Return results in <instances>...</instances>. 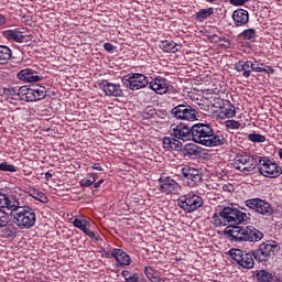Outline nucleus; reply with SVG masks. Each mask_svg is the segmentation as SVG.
Returning <instances> with one entry per match:
<instances>
[{
  "mask_svg": "<svg viewBox=\"0 0 282 282\" xmlns=\"http://www.w3.org/2000/svg\"><path fill=\"white\" fill-rule=\"evenodd\" d=\"M227 215H229V227L225 229V235L228 236L229 241L256 243L263 239V232L253 226H239V224L250 221V214H246L238 208L228 207Z\"/></svg>",
  "mask_w": 282,
  "mask_h": 282,
  "instance_id": "1",
  "label": "nucleus"
},
{
  "mask_svg": "<svg viewBox=\"0 0 282 282\" xmlns=\"http://www.w3.org/2000/svg\"><path fill=\"white\" fill-rule=\"evenodd\" d=\"M0 208L11 210L13 224H15L20 230H30V228L36 226V209L30 206L22 207L19 199L13 196L0 193Z\"/></svg>",
  "mask_w": 282,
  "mask_h": 282,
  "instance_id": "2",
  "label": "nucleus"
},
{
  "mask_svg": "<svg viewBox=\"0 0 282 282\" xmlns=\"http://www.w3.org/2000/svg\"><path fill=\"white\" fill-rule=\"evenodd\" d=\"M13 95V100H24L25 102H36L39 100H43L45 96H47V90L43 86H35L33 88H28L25 86L12 89L10 91Z\"/></svg>",
  "mask_w": 282,
  "mask_h": 282,
  "instance_id": "3",
  "label": "nucleus"
},
{
  "mask_svg": "<svg viewBox=\"0 0 282 282\" xmlns=\"http://www.w3.org/2000/svg\"><path fill=\"white\" fill-rule=\"evenodd\" d=\"M177 206L184 210V213H195V210H199V208L204 206V198L194 192H189L177 198Z\"/></svg>",
  "mask_w": 282,
  "mask_h": 282,
  "instance_id": "4",
  "label": "nucleus"
},
{
  "mask_svg": "<svg viewBox=\"0 0 282 282\" xmlns=\"http://www.w3.org/2000/svg\"><path fill=\"white\" fill-rule=\"evenodd\" d=\"M259 164V155L238 153L234 159V169L242 173H251Z\"/></svg>",
  "mask_w": 282,
  "mask_h": 282,
  "instance_id": "5",
  "label": "nucleus"
},
{
  "mask_svg": "<svg viewBox=\"0 0 282 282\" xmlns=\"http://www.w3.org/2000/svg\"><path fill=\"white\" fill-rule=\"evenodd\" d=\"M258 164H259V173L264 177H280L282 174V169L279 163L274 162L268 156H258Z\"/></svg>",
  "mask_w": 282,
  "mask_h": 282,
  "instance_id": "6",
  "label": "nucleus"
},
{
  "mask_svg": "<svg viewBox=\"0 0 282 282\" xmlns=\"http://www.w3.org/2000/svg\"><path fill=\"white\" fill-rule=\"evenodd\" d=\"M245 206L250 210H254L258 215H262L263 217H272L274 215V207L265 199L256 197L249 198L245 202Z\"/></svg>",
  "mask_w": 282,
  "mask_h": 282,
  "instance_id": "7",
  "label": "nucleus"
},
{
  "mask_svg": "<svg viewBox=\"0 0 282 282\" xmlns=\"http://www.w3.org/2000/svg\"><path fill=\"white\" fill-rule=\"evenodd\" d=\"M149 83V77L140 73H130L124 78H122L123 87L131 89V91L144 89V87H148Z\"/></svg>",
  "mask_w": 282,
  "mask_h": 282,
  "instance_id": "8",
  "label": "nucleus"
},
{
  "mask_svg": "<svg viewBox=\"0 0 282 282\" xmlns=\"http://www.w3.org/2000/svg\"><path fill=\"white\" fill-rule=\"evenodd\" d=\"M197 109L187 102L177 105L171 110L172 118L176 120H187L188 122H195L197 120Z\"/></svg>",
  "mask_w": 282,
  "mask_h": 282,
  "instance_id": "9",
  "label": "nucleus"
},
{
  "mask_svg": "<svg viewBox=\"0 0 282 282\" xmlns=\"http://www.w3.org/2000/svg\"><path fill=\"white\" fill-rule=\"evenodd\" d=\"M229 254L245 270H252L254 268V256L252 252L248 253L241 249H231Z\"/></svg>",
  "mask_w": 282,
  "mask_h": 282,
  "instance_id": "10",
  "label": "nucleus"
},
{
  "mask_svg": "<svg viewBox=\"0 0 282 282\" xmlns=\"http://www.w3.org/2000/svg\"><path fill=\"white\" fill-rule=\"evenodd\" d=\"M210 131H213V124L208 122H199L192 126V140L196 142V144H202L204 147V142L210 135Z\"/></svg>",
  "mask_w": 282,
  "mask_h": 282,
  "instance_id": "11",
  "label": "nucleus"
},
{
  "mask_svg": "<svg viewBox=\"0 0 282 282\" xmlns=\"http://www.w3.org/2000/svg\"><path fill=\"white\" fill-rule=\"evenodd\" d=\"M181 175L183 177V182H186L187 186H189L191 188H195V186H199V183L203 180L202 172H199V170L191 165L182 166Z\"/></svg>",
  "mask_w": 282,
  "mask_h": 282,
  "instance_id": "12",
  "label": "nucleus"
},
{
  "mask_svg": "<svg viewBox=\"0 0 282 282\" xmlns=\"http://www.w3.org/2000/svg\"><path fill=\"white\" fill-rule=\"evenodd\" d=\"M170 135L182 142H188L193 140V127H188L186 123H173L170 127Z\"/></svg>",
  "mask_w": 282,
  "mask_h": 282,
  "instance_id": "13",
  "label": "nucleus"
},
{
  "mask_svg": "<svg viewBox=\"0 0 282 282\" xmlns=\"http://www.w3.org/2000/svg\"><path fill=\"white\" fill-rule=\"evenodd\" d=\"M228 134L224 130H216L214 127L209 132V135L203 142V147H209L213 149L215 147H224V144H228Z\"/></svg>",
  "mask_w": 282,
  "mask_h": 282,
  "instance_id": "14",
  "label": "nucleus"
},
{
  "mask_svg": "<svg viewBox=\"0 0 282 282\" xmlns=\"http://www.w3.org/2000/svg\"><path fill=\"white\" fill-rule=\"evenodd\" d=\"M159 191L165 195H177L182 191V186L171 176H161L159 178Z\"/></svg>",
  "mask_w": 282,
  "mask_h": 282,
  "instance_id": "15",
  "label": "nucleus"
},
{
  "mask_svg": "<svg viewBox=\"0 0 282 282\" xmlns=\"http://www.w3.org/2000/svg\"><path fill=\"white\" fill-rule=\"evenodd\" d=\"M276 249V245H272L269 242H262L258 249L251 251L253 258L259 262L263 263L265 261H270L272 254H274V250Z\"/></svg>",
  "mask_w": 282,
  "mask_h": 282,
  "instance_id": "16",
  "label": "nucleus"
},
{
  "mask_svg": "<svg viewBox=\"0 0 282 282\" xmlns=\"http://www.w3.org/2000/svg\"><path fill=\"white\" fill-rule=\"evenodd\" d=\"M235 69L239 74H242L243 78H250L252 72L259 70L257 67V59H240L235 64Z\"/></svg>",
  "mask_w": 282,
  "mask_h": 282,
  "instance_id": "17",
  "label": "nucleus"
},
{
  "mask_svg": "<svg viewBox=\"0 0 282 282\" xmlns=\"http://www.w3.org/2000/svg\"><path fill=\"white\" fill-rule=\"evenodd\" d=\"M17 78L22 83H41L43 74L34 68H24L18 72Z\"/></svg>",
  "mask_w": 282,
  "mask_h": 282,
  "instance_id": "18",
  "label": "nucleus"
},
{
  "mask_svg": "<svg viewBox=\"0 0 282 282\" xmlns=\"http://www.w3.org/2000/svg\"><path fill=\"white\" fill-rule=\"evenodd\" d=\"M73 226L75 228H78V230H82V232H84V235H86V237H89L90 239H96V241L100 239V236H98V234L89 230V228H91V223H89V220L85 218H75L73 220Z\"/></svg>",
  "mask_w": 282,
  "mask_h": 282,
  "instance_id": "19",
  "label": "nucleus"
},
{
  "mask_svg": "<svg viewBox=\"0 0 282 282\" xmlns=\"http://www.w3.org/2000/svg\"><path fill=\"white\" fill-rule=\"evenodd\" d=\"M149 89H152L155 94H166L169 91V79L162 76L151 77Z\"/></svg>",
  "mask_w": 282,
  "mask_h": 282,
  "instance_id": "20",
  "label": "nucleus"
},
{
  "mask_svg": "<svg viewBox=\"0 0 282 282\" xmlns=\"http://www.w3.org/2000/svg\"><path fill=\"white\" fill-rule=\"evenodd\" d=\"M101 87L105 96H112L113 98H122V96H124L122 86H120V84H113L108 80H104L101 83Z\"/></svg>",
  "mask_w": 282,
  "mask_h": 282,
  "instance_id": "21",
  "label": "nucleus"
},
{
  "mask_svg": "<svg viewBox=\"0 0 282 282\" xmlns=\"http://www.w3.org/2000/svg\"><path fill=\"white\" fill-rule=\"evenodd\" d=\"M24 29H13L2 31L3 39L7 41H14L15 43H28V35H25Z\"/></svg>",
  "mask_w": 282,
  "mask_h": 282,
  "instance_id": "22",
  "label": "nucleus"
},
{
  "mask_svg": "<svg viewBox=\"0 0 282 282\" xmlns=\"http://www.w3.org/2000/svg\"><path fill=\"white\" fill-rule=\"evenodd\" d=\"M254 279L259 282H281V275L279 273L264 269L256 271Z\"/></svg>",
  "mask_w": 282,
  "mask_h": 282,
  "instance_id": "23",
  "label": "nucleus"
},
{
  "mask_svg": "<svg viewBox=\"0 0 282 282\" xmlns=\"http://www.w3.org/2000/svg\"><path fill=\"white\" fill-rule=\"evenodd\" d=\"M212 224H214L216 228L219 226H228V228H230L228 207H224L221 210L216 212L212 217Z\"/></svg>",
  "mask_w": 282,
  "mask_h": 282,
  "instance_id": "24",
  "label": "nucleus"
},
{
  "mask_svg": "<svg viewBox=\"0 0 282 282\" xmlns=\"http://www.w3.org/2000/svg\"><path fill=\"white\" fill-rule=\"evenodd\" d=\"M232 21L236 28H241L250 21V13L246 9H237L232 13Z\"/></svg>",
  "mask_w": 282,
  "mask_h": 282,
  "instance_id": "25",
  "label": "nucleus"
},
{
  "mask_svg": "<svg viewBox=\"0 0 282 282\" xmlns=\"http://www.w3.org/2000/svg\"><path fill=\"white\" fill-rule=\"evenodd\" d=\"M237 116V109L234 105H231L230 100H224L223 107L220 108V111L218 113V118L221 120L226 118H235Z\"/></svg>",
  "mask_w": 282,
  "mask_h": 282,
  "instance_id": "26",
  "label": "nucleus"
},
{
  "mask_svg": "<svg viewBox=\"0 0 282 282\" xmlns=\"http://www.w3.org/2000/svg\"><path fill=\"white\" fill-rule=\"evenodd\" d=\"M162 142L165 151H182L183 144L180 139H175V137H164Z\"/></svg>",
  "mask_w": 282,
  "mask_h": 282,
  "instance_id": "27",
  "label": "nucleus"
},
{
  "mask_svg": "<svg viewBox=\"0 0 282 282\" xmlns=\"http://www.w3.org/2000/svg\"><path fill=\"white\" fill-rule=\"evenodd\" d=\"M181 152L183 153L184 158L189 160H195L199 158V147L195 143H187L182 149Z\"/></svg>",
  "mask_w": 282,
  "mask_h": 282,
  "instance_id": "28",
  "label": "nucleus"
},
{
  "mask_svg": "<svg viewBox=\"0 0 282 282\" xmlns=\"http://www.w3.org/2000/svg\"><path fill=\"white\" fill-rule=\"evenodd\" d=\"M160 50L166 52L167 54H177L182 50V44H177L171 40H164L160 44Z\"/></svg>",
  "mask_w": 282,
  "mask_h": 282,
  "instance_id": "29",
  "label": "nucleus"
},
{
  "mask_svg": "<svg viewBox=\"0 0 282 282\" xmlns=\"http://www.w3.org/2000/svg\"><path fill=\"white\" fill-rule=\"evenodd\" d=\"M115 260L121 268H127L131 263V256L122 249H116Z\"/></svg>",
  "mask_w": 282,
  "mask_h": 282,
  "instance_id": "30",
  "label": "nucleus"
},
{
  "mask_svg": "<svg viewBox=\"0 0 282 282\" xmlns=\"http://www.w3.org/2000/svg\"><path fill=\"white\" fill-rule=\"evenodd\" d=\"M214 14H215V9L213 7H209L207 9L198 10L195 13L194 19L195 21H198L199 23H202V21H206V19H210V17H213Z\"/></svg>",
  "mask_w": 282,
  "mask_h": 282,
  "instance_id": "31",
  "label": "nucleus"
},
{
  "mask_svg": "<svg viewBox=\"0 0 282 282\" xmlns=\"http://www.w3.org/2000/svg\"><path fill=\"white\" fill-rule=\"evenodd\" d=\"M1 237L2 239H12V237H17V226L14 224L8 223L6 226L1 227Z\"/></svg>",
  "mask_w": 282,
  "mask_h": 282,
  "instance_id": "32",
  "label": "nucleus"
},
{
  "mask_svg": "<svg viewBox=\"0 0 282 282\" xmlns=\"http://www.w3.org/2000/svg\"><path fill=\"white\" fill-rule=\"evenodd\" d=\"M12 58V50L6 45H0V65H8Z\"/></svg>",
  "mask_w": 282,
  "mask_h": 282,
  "instance_id": "33",
  "label": "nucleus"
},
{
  "mask_svg": "<svg viewBox=\"0 0 282 282\" xmlns=\"http://www.w3.org/2000/svg\"><path fill=\"white\" fill-rule=\"evenodd\" d=\"M29 195L30 197H33V199L41 202V204H47V202H50V198H47V195H45V193L36 188L30 189Z\"/></svg>",
  "mask_w": 282,
  "mask_h": 282,
  "instance_id": "34",
  "label": "nucleus"
},
{
  "mask_svg": "<svg viewBox=\"0 0 282 282\" xmlns=\"http://www.w3.org/2000/svg\"><path fill=\"white\" fill-rule=\"evenodd\" d=\"M156 113H158V109L148 106L141 113L142 118L144 120H151V119H156Z\"/></svg>",
  "mask_w": 282,
  "mask_h": 282,
  "instance_id": "35",
  "label": "nucleus"
},
{
  "mask_svg": "<svg viewBox=\"0 0 282 282\" xmlns=\"http://www.w3.org/2000/svg\"><path fill=\"white\" fill-rule=\"evenodd\" d=\"M240 36L243 41H254L257 39V30L247 29L241 32Z\"/></svg>",
  "mask_w": 282,
  "mask_h": 282,
  "instance_id": "36",
  "label": "nucleus"
},
{
  "mask_svg": "<svg viewBox=\"0 0 282 282\" xmlns=\"http://www.w3.org/2000/svg\"><path fill=\"white\" fill-rule=\"evenodd\" d=\"M96 183V176H87L79 181V186L82 188H89V186H93Z\"/></svg>",
  "mask_w": 282,
  "mask_h": 282,
  "instance_id": "37",
  "label": "nucleus"
},
{
  "mask_svg": "<svg viewBox=\"0 0 282 282\" xmlns=\"http://www.w3.org/2000/svg\"><path fill=\"white\" fill-rule=\"evenodd\" d=\"M247 138L250 142H254V143L265 142V135L260 133H249Z\"/></svg>",
  "mask_w": 282,
  "mask_h": 282,
  "instance_id": "38",
  "label": "nucleus"
},
{
  "mask_svg": "<svg viewBox=\"0 0 282 282\" xmlns=\"http://www.w3.org/2000/svg\"><path fill=\"white\" fill-rule=\"evenodd\" d=\"M144 274L151 282L155 281V278L159 276L158 271H155L152 267H145Z\"/></svg>",
  "mask_w": 282,
  "mask_h": 282,
  "instance_id": "39",
  "label": "nucleus"
},
{
  "mask_svg": "<svg viewBox=\"0 0 282 282\" xmlns=\"http://www.w3.org/2000/svg\"><path fill=\"white\" fill-rule=\"evenodd\" d=\"M225 127H226V129L235 130V129H243V127H246V124L241 126V122L230 119L225 122Z\"/></svg>",
  "mask_w": 282,
  "mask_h": 282,
  "instance_id": "40",
  "label": "nucleus"
},
{
  "mask_svg": "<svg viewBox=\"0 0 282 282\" xmlns=\"http://www.w3.org/2000/svg\"><path fill=\"white\" fill-rule=\"evenodd\" d=\"M0 171L4 173H17V166L9 164L8 162L0 163Z\"/></svg>",
  "mask_w": 282,
  "mask_h": 282,
  "instance_id": "41",
  "label": "nucleus"
},
{
  "mask_svg": "<svg viewBox=\"0 0 282 282\" xmlns=\"http://www.w3.org/2000/svg\"><path fill=\"white\" fill-rule=\"evenodd\" d=\"M1 208H7V207H0V228L3 226H8L10 224V216L8 213L3 212Z\"/></svg>",
  "mask_w": 282,
  "mask_h": 282,
  "instance_id": "42",
  "label": "nucleus"
},
{
  "mask_svg": "<svg viewBox=\"0 0 282 282\" xmlns=\"http://www.w3.org/2000/svg\"><path fill=\"white\" fill-rule=\"evenodd\" d=\"M257 73H263V74H274V68L272 66H264V67H259Z\"/></svg>",
  "mask_w": 282,
  "mask_h": 282,
  "instance_id": "43",
  "label": "nucleus"
},
{
  "mask_svg": "<svg viewBox=\"0 0 282 282\" xmlns=\"http://www.w3.org/2000/svg\"><path fill=\"white\" fill-rule=\"evenodd\" d=\"M248 1H250V0H229V3L231 6L241 7V6H246V3H248Z\"/></svg>",
  "mask_w": 282,
  "mask_h": 282,
  "instance_id": "44",
  "label": "nucleus"
},
{
  "mask_svg": "<svg viewBox=\"0 0 282 282\" xmlns=\"http://www.w3.org/2000/svg\"><path fill=\"white\" fill-rule=\"evenodd\" d=\"M104 50H106V52L113 53V52H116V46H113V44L107 42V43H104Z\"/></svg>",
  "mask_w": 282,
  "mask_h": 282,
  "instance_id": "45",
  "label": "nucleus"
},
{
  "mask_svg": "<svg viewBox=\"0 0 282 282\" xmlns=\"http://www.w3.org/2000/svg\"><path fill=\"white\" fill-rule=\"evenodd\" d=\"M116 248L109 250V251H105V257L106 259H116Z\"/></svg>",
  "mask_w": 282,
  "mask_h": 282,
  "instance_id": "46",
  "label": "nucleus"
},
{
  "mask_svg": "<svg viewBox=\"0 0 282 282\" xmlns=\"http://www.w3.org/2000/svg\"><path fill=\"white\" fill-rule=\"evenodd\" d=\"M223 191H225V193H232V191H235V185L228 183L223 185Z\"/></svg>",
  "mask_w": 282,
  "mask_h": 282,
  "instance_id": "47",
  "label": "nucleus"
},
{
  "mask_svg": "<svg viewBox=\"0 0 282 282\" xmlns=\"http://www.w3.org/2000/svg\"><path fill=\"white\" fill-rule=\"evenodd\" d=\"M121 276H123L124 281H128L129 279H131L133 276V273H131V271H129V270H123L121 272Z\"/></svg>",
  "mask_w": 282,
  "mask_h": 282,
  "instance_id": "48",
  "label": "nucleus"
},
{
  "mask_svg": "<svg viewBox=\"0 0 282 282\" xmlns=\"http://www.w3.org/2000/svg\"><path fill=\"white\" fill-rule=\"evenodd\" d=\"M166 116H169L166 110H156V119L161 118V120H164L166 118Z\"/></svg>",
  "mask_w": 282,
  "mask_h": 282,
  "instance_id": "49",
  "label": "nucleus"
},
{
  "mask_svg": "<svg viewBox=\"0 0 282 282\" xmlns=\"http://www.w3.org/2000/svg\"><path fill=\"white\" fill-rule=\"evenodd\" d=\"M140 279V275L138 273H132L131 278H128V280H126V282H138Z\"/></svg>",
  "mask_w": 282,
  "mask_h": 282,
  "instance_id": "50",
  "label": "nucleus"
},
{
  "mask_svg": "<svg viewBox=\"0 0 282 282\" xmlns=\"http://www.w3.org/2000/svg\"><path fill=\"white\" fill-rule=\"evenodd\" d=\"M219 41H223L224 43L220 45H224V47H230L231 43L230 40H228L227 37H219Z\"/></svg>",
  "mask_w": 282,
  "mask_h": 282,
  "instance_id": "51",
  "label": "nucleus"
},
{
  "mask_svg": "<svg viewBox=\"0 0 282 282\" xmlns=\"http://www.w3.org/2000/svg\"><path fill=\"white\" fill-rule=\"evenodd\" d=\"M91 169H93L94 171H102V166L100 165V163H95V164L91 166Z\"/></svg>",
  "mask_w": 282,
  "mask_h": 282,
  "instance_id": "52",
  "label": "nucleus"
},
{
  "mask_svg": "<svg viewBox=\"0 0 282 282\" xmlns=\"http://www.w3.org/2000/svg\"><path fill=\"white\" fill-rule=\"evenodd\" d=\"M44 175H45V181H46V182H50V180H51L52 177H54V174H52L51 172H46Z\"/></svg>",
  "mask_w": 282,
  "mask_h": 282,
  "instance_id": "53",
  "label": "nucleus"
},
{
  "mask_svg": "<svg viewBox=\"0 0 282 282\" xmlns=\"http://www.w3.org/2000/svg\"><path fill=\"white\" fill-rule=\"evenodd\" d=\"M0 25H6V15L0 14Z\"/></svg>",
  "mask_w": 282,
  "mask_h": 282,
  "instance_id": "54",
  "label": "nucleus"
},
{
  "mask_svg": "<svg viewBox=\"0 0 282 282\" xmlns=\"http://www.w3.org/2000/svg\"><path fill=\"white\" fill-rule=\"evenodd\" d=\"M153 282H166L160 275L153 280Z\"/></svg>",
  "mask_w": 282,
  "mask_h": 282,
  "instance_id": "55",
  "label": "nucleus"
},
{
  "mask_svg": "<svg viewBox=\"0 0 282 282\" xmlns=\"http://www.w3.org/2000/svg\"><path fill=\"white\" fill-rule=\"evenodd\" d=\"M256 67H265V64H263V63H259V62L257 61V63H256Z\"/></svg>",
  "mask_w": 282,
  "mask_h": 282,
  "instance_id": "56",
  "label": "nucleus"
},
{
  "mask_svg": "<svg viewBox=\"0 0 282 282\" xmlns=\"http://www.w3.org/2000/svg\"><path fill=\"white\" fill-rule=\"evenodd\" d=\"M94 184V188H100V183L96 182V183H93Z\"/></svg>",
  "mask_w": 282,
  "mask_h": 282,
  "instance_id": "57",
  "label": "nucleus"
},
{
  "mask_svg": "<svg viewBox=\"0 0 282 282\" xmlns=\"http://www.w3.org/2000/svg\"><path fill=\"white\" fill-rule=\"evenodd\" d=\"M278 155H279L280 160H282V149H279Z\"/></svg>",
  "mask_w": 282,
  "mask_h": 282,
  "instance_id": "58",
  "label": "nucleus"
},
{
  "mask_svg": "<svg viewBox=\"0 0 282 282\" xmlns=\"http://www.w3.org/2000/svg\"><path fill=\"white\" fill-rule=\"evenodd\" d=\"M207 3H215L217 0H205Z\"/></svg>",
  "mask_w": 282,
  "mask_h": 282,
  "instance_id": "59",
  "label": "nucleus"
},
{
  "mask_svg": "<svg viewBox=\"0 0 282 282\" xmlns=\"http://www.w3.org/2000/svg\"><path fill=\"white\" fill-rule=\"evenodd\" d=\"M97 183H99V185H102V184H105V180L101 178V180H99Z\"/></svg>",
  "mask_w": 282,
  "mask_h": 282,
  "instance_id": "60",
  "label": "nucleus"
},
{
  "mask_svg": "<svg viewBox=\"0 0 282 282\" xmlns=\"http://www.w3.org/2000/svg\"><path fill=\"white\" fill-rule=\"evenodd\" d=\"M242 210H246L245 207L241 208Z\"/></svg>",
  "mask_w": 282,
  "mask_h": 282,
  "instance_id": "61",
  "label": "nucleus"
},
{
  "mask_svg": "<svg viewBox=\"0 0 282 282\" xmlns=\"http://www.w3.org/2000/svg\"><path fill=\"white\" fill-rule=\"evenodd\" d=\"M230 3V0H227Z\"/></svg>",
  "mask_w": 282,
  "mask_h": 282,
  "instance_id": "62",
  "label": "nucleus"
}]
</instances>
